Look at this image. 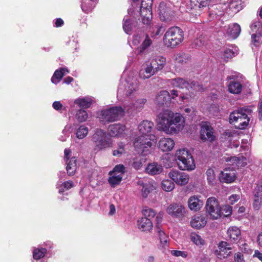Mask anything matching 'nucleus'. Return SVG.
<instances>
[{"label":"nucleus","mask_w":262,"mask_h":262,"mask_svg":"<svg viewBox=\"0 0 262 262\" xmlns=\"http://www.w3.org/2000/svg\"><path fill=\"white\" fill-rule=\"evenodd\" d=\"M145 160H146L144 158L141 157L135 158L133 159L132 165L133 168L138 170L142 167L143 164L145 162Z\"/></svg>","instance_id":"45"},{"label":"nucleus","mask_w":262,"mask_h":262,"mask_svg":"<svg viewBox=\"0 0 262 262\" xmlns=\"http://www.w3.org/2000/svg\"><path fill=\"white\" fill-rule=\"evenodd\" d=\"M157 73L148 61L145 62L139 71V76L141 79H148Z\"/></svg>","instance_id":"22"},{"label":"nucleus","mask_w":262,"mask_h":262,"mask_svg":"<svg viewBox=\"0 0 262 262\" xmlns=\"http://www.w3.org/2000/svg\"><path fill=\"white\" fill-rule=\"evenodd\" d=\"M251 43L256 48L261 45L262 43V34L260 32L251 35Z\"/></svg>","instance_id":"38"},{"label":"nucleus","mask_w":262,"mask_h":262,"mask_svg":"<svg viewBox=\"0 0 262 262\" xmlns=\"http://www.w3.org/2000/svg\"><path fill=\"white\" fill-rule=\"evenodd\" d=\"M184 39V32L178 27L169 28L163 37L164 44L167 47L174 48Z\"/></svg>","instance_id":"3"},{"label":"nucleus","mask_w":262,"mask_h":262,"mask_svg":"<svg viewBox=\"0 0 262 262\" xmlns=\"http://www.w3.org/2000/svg\"><path fill=\"white\" fill-rule=\"evenodd\" d=\"M171 253L173 256L176 257L181 256L183 258L187 257L188 255L186 252L179 250H172L171 251Z\"/></svg>","instance_id":"57"},{"label":"nucleus","mask_w":262,"mask_h":262,"mask_svg":"<svg viewBox=\"0 0 262 262\" xmlns=\"http://www.w3.org/2000/svg\"><path fill=\"white\" fill-rule=\"evenodd\" d=\"M69 73V71L67 68H63L58 70H56L52 78L51 81L54 84L58 83L62 78L63 76L66 74Z\"/></svg>","instance_id":"33"},{"label":"nucleus","mask_w":262,"mask_h":262,"mask_svg":"<svg viewBox=\"0 0 262 262\" xmlns=\"http://www.w3.org/2000/svg\"><path fill=\"white\" fill-rule=\"evenodd\" d=\"M109 175L110 177L108 179V183L113 186L119 184L122 180L123 176L121 174L115 173L112 172H109Z\"/></svg>","instance_id":"35"},{"label":"nucleus","mask_w":262,"mask_h":262,"mask_svg":"<svg viewBox=\"0 0 262 262\" xmlns=\"http://www.w3.org/2000/svg\"><path fill=\"white\" fill-rule=\"evenodd\" d=\"M123 29L126 33L128 34L130 33L132 29L130 20L127 19L124 21Z\"/></svg>","instance_id":"60"},{"label":"nucleus","mask_w":262,"mask_h":262,"mask_svg":"<svg viewBox=\"0 0 262 262\" xmlns=\"http://www.w3.org/2000/svg\"><path fill=\"white\" fill-rule=\"evenodd\" d=\"M157 123L160 130L166 134L173 135L183 129L185 119L181 114L166 110L158 115Z\"/></svg>","instance_id":"1"},{"label":"nucleus","mask_w":262,"mask_h":262,"mask_svg":"<svg viewBox=\"0 0 262 262\" xmlns=\"http://www.w3.org/2000/svg\"><path fill=\"white\" fill-rule=\"evenodd\" d=\"M231 247L229 244L226 242H221L217 247V249L215 250V255L220 258H225L228 257L230 254Z\"/></svg>","instance_id":"17"},{"label":"nucleus","mask_w":262,"mask_h":262,"mask_svg":"<svg viewBox=\"0 0 262 262\" xmlns=\"http://www.w3.org/2000/svg\"><path fill=\"white\" fill-rule=\"evenodd\" d=\"M126 126L120 123L112 124L108 129V135L112 137L121 138L126 135Z\"/></svg>","instance_id":"14"},{"label":"nucleus","mask_w":262,"mask_h":262,"mask_svg":"<svg viewBox=\"0 0 262 262\" xmlns=\"http://www.w3.org/2000/svg\"><path fill=\"white\" fill-rule=\"evenodd\" d=\"M262 196L254 194L253 207L255 210H258L261 206Z\"/></svg>","instance_id":"51"},{"label":"nucleus","mask_w":262,"mask_h":262,"mask_svg":"<svg viewBox=\"0 0 262 262\" xmlns=\"http://www.w3.org/2000/svg\"><path fill=\"white\" fill-rule=\"evenodd\" d=\"M166 212L172 216L180 217L185 214V208L180 204L172 203L167 207Z\"/></svg>","instance_id":"18"},{"label":"nucleus","mask_w":262,"mask_h":262,"mask_svg":"<svg viewBox=\"0 0 262 262\" xmlns=\"http://www.w3.org/2000/svg\"><path fill=\"white\" fill-rule=\"evenodd\" d=\"M206 174L208 184L210 185H213L216 180L214 170L212 168H209L206 171Z\"/></svg>","instance_id":"43"},{"label":"nucleus","mask_w":262,"mask_h":262,"mask_svg":"<svg viewBox=\"0 0 262 262\" xmlns=\"http://www.w3.org/2000/svg\"><path fill=\"white\" fill-rule=\"evenodd\" d=\"M168 177L178 185L180 186L186 185L189 181L188 174L177 170H171L168 173Z\"/></svg>","instance_id":"11"},{"label":"nucleus","mask_w":262,"mask_h":262,"mask_svg":"<svg viewBox=\"0 0 262 262\" xmlns=\"http://www.w3.org/2000/svg\"><path fill=\"white\" fill-rule=\"evenodd\" d=\"M201 196L198 195H192L188 200V206L192 211H198L204 205L203 201L201 199Z\"/></svg>","instance_id":"21"},{"label":"nucleus","mask_w":262,"mask_h":262,"mask_svg":"<svg viewBox=\"0 0 262 262\" xmlns=\"http://www.w3.org/2000/svg\"><path fill=\"white\" fill-rule=\"evenodd\" d=\"M47 252V250L43 248H35L33 253V258L35 259H39L43 257Z\"/></svg>","instance_id":"46"},{"label":"nucleus","mask_w":262,"mask_h":262,"mask_svg":"<svg viewBox=\"0 0 262 262\" xmlns=\"http://www.w3.org/2000/svg\"><path fill=\"white\" fill-rule=\"evenodd\" d=\"M206 39L204 37H200L195 40V44L198 47H201L205 44Z\"/></svg>","instance_id":"61"},{"label":"nucleus","mask_w":262,"mask_h":262,"mask_svg":"<svg viewBox=\"0 0 262 262\" xmlns=\"http://www.w3.org/2000/svg\"><path fill=\"white\" fill-rule=\"evenodd\" d=\"M236 55V53L230 49H226L223 53V58L225 61H228Z\"/></svg>","instance_id":"53"},{"label":"nucleus","mask_w":262,"mask_h":262,"mask_svg":"<svg viewBox=\"0 0 262 262\" xmlns=\"http://www.w3.org/2000/svg\"><path fill=\"white\" fill-rule=\"evenodd\" d=\"M241 27L237 24H232L228 26L227 34L232 38H236L241 32Z\"/></svg>","instance_id":"31"},{"label":"nucleus","mask_w":262,"mask_h":262,"mask_svg":"<svg viewBox=\"0 0 262 262\" xmlns=\"http://www.w3.org/2000/svg\"><path fill=\"white\" fill-rule=\"evenodd\" d=\"M124 111L121 107L116 106L102 111V119L104 121L113 122L123 115Z\"/></svg>","instance_id":"8"},{"label":"nucleus","mask_w":262,"mask_h":262,"mask_svg":"<svg viewBox=\"0 0 262 262\" xmlns=\"http://www.w3.org/2000/svg\"><path fill=\"white\" fill-rule=\"evenodd\" d=\"M253 194L262 196V182L257 184L254 190Z\"/></svg>","instance_id":"58"},{"label":"nucleus","mask_w":262,"mask_h":262,"mask_svg":"<svg viewBox=\"0 0 262 262\" xmlns=\"http://www.w3.org/2000/svg\"><path fill=\"white\" fill-rule=\"evenodd\" d=\"M110 172L117 174H121L122 176H123L125 172V167L122 164L117 165L114 168L113 170Z\"/></svg>","instance_id":"56"},{"label":"nucleus","mask_w":262,"mask_h":262,"mask_svg":"<svg viewBox=\"0 0 262 262\" xmlns=\"http://www.w3.org/2000/svg\"><path fill=\"white\" fill-rule=\"evenodd\" d=\"M171 84L174 86L180 89H186L188 90L191 89L194 91H202L203 88L202 85L197 82H192L189 83L185 79L181 78H177L170 80Z\"/></svg>","instance_id":"9"},{"label":"nucleus","mask_w":262,"mask_h":262,"mask_svg":"<svg viewBox=\"0 0 262 262\" xmlns=\"http://www.w3.org/2000/svg\"><path fill=\"white\" fill-rule=\"evenodd\" d=\"M171 100L169 93L167 91H161L157 96L155 102L157 104L161 105H168Z\"/></svg>","instance_id":"24"},{"label":"nucleus","mask_w":262,"mask_h":262,"mask_svg":"<svg viewBox=\"0 0 262 262\" xmlns=\"http://www.w3.org/2000/svg\"><path fill=\"white\" fill-rule=\"evenodd\" d=\"M191 226L195 229H200L204 227L207 224L206 217L202 215H195L190 222Z\"/></svg>","instance_id":"27"},{"label":"nucleus","mask_w":262,"mask_h":262,"mask_svg":"<svg viewBox=\"0 0 262 262\" xmlns=\"http://www.w3.org/2000/svg\"><path fill=\"white\" fill-rule=\"evenodd\" d=\"M178 167L182 170L191 171L195 169L194 161L189 151L185 149H179L175 154Z\"/></svg>","instance_id":"2"},{"label":"nucleus","mask_w":262,"mask_h":262,"mask_svg":"<svg viewBox=\"0 0 262 262\" xmlns=\"http://www.w3.org/2000/svg\"><path fill=\"white\" fill-rule=\"evenodd\" d=\"M207 216L211 220H218L221 217V206L215 197L209 198L205 205Z\"/></svg>","instance_id":"6"},{"label":"nucleus","mask_w":262,"mask_h":262,"mask_svg":"<svg viewBox=\"0 0 262 262\" xmlns=\"http://www.w3.org/2000/svg\"><path fill=\"white\" fill-rule=\"evenodd\" d=\"M67 171L69 176H73L75 174L77 169L76 160L75 157L71 158L67 161Z\"/></svg>","instance_id":"36"},{"label":"nucleus","mask_w":262,"mask_h":262,"mask_svg":"<svg viewBox=\"0 0 262 262\" xmlns=\"http://www.w3.org/2000/svg\"><path fill=\"white\" fill-rule=\"evenodd\" d=\"M88 132L89 129L87 127L84 125H81L77 129L76 133V137L79 139H82L86 136Z\"/></svg>","instance_id":"42"},{"label":"nucleus","mask_w":262,"mask_h":262,"mask_svg":"<svg viewBox=\"0 0 262 262\" xmlns=\"http://www.w3.org/2000/svg\"><path fill=\"white\" fill-rule=\"evenodd\" d=\"M152 141L154 143L156 141L155 135L140 136L136 139L134 146L138 152L147 154L152 146Z\"/></svg>","instance_id":"7"},{"label":"nucleus","mask_w":262,"mask_h":262,"mask_svg":"<svg viewBox=\"0 0 262 262\" xmlns=\"http://www.w3.org/2000/svg\"><path fill=\"white\" fill-rule=\"evenodd\" d=\"M175 145L174 140L170 138H162L158 142V148L163 152L172 150Z\"/></svg>","instance_id":"23"},{"label":"nucleus","mask_w":262,"mask_h":262,"mask_svg":"<svg viewBox=\"0 0 262 262\" xmlns=\"http://www.w3.org/2000/svg\"><path fill=\"white\" fill-rule=\"evenodd\" d=\"M154 124L152 122L144 120L142 121L138 126V129L141 136H148V135H154L150 134L153 128Z\"/></svg>","instance_id":"26"},{"label":"nucleus","mask_w":262,"mask_h":262,"mask_svg":"<svg viewBox=\"0 0 262 262\" xmlns=\"http://www.w3.org/2000/svg\"><path fill=\"white\" fill-rule=\"evenodd\" d=\"M146 100L144 99L137 100L133 105L129 107H125V109L128 112H132L135 110H138L143 107L144 104L145 103Z\"/></svg>","instance_id":"39"},{"label":"nucleus","mask_w":262,"mask_h":262,"mask_svg":"<svg viewBox=\"0 0 262 262\" xmlns=\"http://www.w3.org/2000/svg\"><path fill=\"white\" fill-rule=\"evenodd\" d=\"M228 88L230 93L234 94H238L241 93L242 90L243 85L239 82L233 80L231 81L229 83Z\"/></svg>","instance_id":"34"},{"label":"nucleus","mask_w":262,"mask_h":262,"mask_svg":"<svg viewBox=\"0 0 262 262\" xmlns=\"http://www.w3.org/2000/svg\"><path fill=\"white\" fill-rule=\"evenodd\" d=\"M159 11L160 18L161 20L169 21L171 20L173 12L167 4L161 2L159 5Z\"/></svg>","instance_id":"16"},{"label":"nucleus","mask_w":262,"mask_h":262,"mask_svg":"<svg viewBox=\"0 0 262 262\" xmlns=\"http://www.w3.org/2000/svg\"><path fill=\"white\" fill-rule=\"evenodd\" d=\"M175 62L180 65L183 66L189 63L191 60L190 56L185 53H178L174 56Z\"/></svg>","instance_id":"32"},{"label":"nucleus","mask_w":262,"mask_h":262,"mask_svg":"<svg viewBox=\"0 0 262 262\" xmlns=\"http://www.w3.org/2000/svg\"><path fill=\"white\" fill-rule=\"evenodd\" d=\"M200 138L204 141L212 142L214 140L215 136L212 132V128L207 123L203 124L201 126Z\"/></svg>","instance_id":"19"},{"label":"nucleus","mask_w":262,"mask_h":262,"mask_svg":"<svg viewBox=\"0 0 262 262\" xmlns=\"http://www.w3.org/2000/svg\"><path fill=\"white\" fill-rule=\"evenodd\" d=\"M162 188L165 191L170 192L175 187L174 183L170 180H164L161 183Z\"/></svg>","instance_id":"41"},{"label":"nucleus","mask_w":262,"mask_h":262,"mask_svg":"<svg viewBox=\"0 0 262 262\" xmlns=\"http://www.w3.org/2000/svg\"><path fill=\"white\" fill-rule=\"evenodd\" d=\"M138 228L143 232H150L152 229V222L150 219L141 217L137 221Z\"/></svg>","instance_id":"25"},{"label":"nucleus","mask_w":262,"mask_h":262,"mask_svg":"<svg viewBox=\"0 0 262 262\" xmlns=\"http://www.w3.org/2000/svg\"><path fill=\"white\" fill-rule=\"evenodd\" d=\"M137 189L140 192L141 196L143 198H146L148 194L156 188L152 182H144L139 181L137 184Z\"/></svg>","instance_id":"12"},{"label":"nucleus","mask_w":262,"mask_h":262,"mask_svg":"<svg viewBox=\"0 0 262 262\" xmlns=\"http://www.w3.org/2000/svg\"><path fill=\"white\" fill-rule=\"evenodd\" d=\"M147 61L157 73L164 68L166 63V58L160 55L152 56Z\"/></svg>","instance_id":"15"},{"label":"nucleus","mask_w":262,"mask_h":262,"mask_svg":"<svg viewBox=\"0 0 262 262\" xmlns=\"http://www.w3.org/2000/svg\"><path fill=\"white\" fill-rule=\"evenodd\" d=\"M190 239L196 246H203L205 244L204 239L200 235L195 233H191Z\"/></svg>","instance_id":"40"},{"label":"nucleus","mask_w":262,"mask_h":262,"mask_svg":"<svg viewBox=\"0 0 262 262\" xmlns=\"http://www.w3.org/2000/svg\"><path fill=\"white\" fill-rule=\"evenodd\" d=\"M147 0H142L141 2L140 12L144 24L148 25L152 18L151 5L148 6Z\"/></svg>","instance_id":"13"},{"label":"nucleus","mask_w":262,"mask_h":262,"mask_svg":"<svg viewBox=\"0 0 262 262\" xmlns=\"http://www.w3.org/2000/svg\"><path fill=\"white\" fill-rule=\"evenodd\" d=\"M142 214L144 216V217L148 219L154 218L156 215V212L151 208L145 207L142 210Z\"/></svg>","instance_id":"54"},{"label":"nucleus","mask_w":262,"mask_h":262,"mask_svg":"<svg viewBox=\"0 0 262 262\" xmlns=\"http://www.w3.org/2000/svg\"><path fill=\"white\" fill-rule=\"evenodd\" d=\"M221 217L229 216L232 213V207L229 205L221 206Z\"/></svg>","instance_id":"52"},{"label":"nucleus","mask_w":262,"mask_h":262,"mask_svg":"<svg viewBox=\"0 0 262 262\" xmlns=\"http://www.w3.org/2000/svg\"><path fill=\"white\" fill-rule=\"evenodd\" d=\"M76 117L79 122H83L86 120L88 115L85 110H80L77 112Z\"/></svg>","instance_id":"50"},{"label":"nucleus","mask_w":262,"mask_h":262,"mask_svg":"<svg viewBox=\"0 0 262 262\" xmlns=\"http://www.w3.org/2000/svg\"><path fill=\"white\" fill-rule=\"evenodd\" d=\"M213 0H190L192 5L200 8L208 6Z\"/></svg>","instance_id":"44"},{"label":"nucleus","mask_w":262,"mask_h":262,"mask_svg":"<svg viewBox=\"0 0 262 262\" xmlns=\"http://www.w3.org/2000/svg\"><path fill=\"white\" fill-rule=\"evenodd\" d=\"M236 178L235 170L233 168H225L220 176V181L226 183L233 182Z\"/></svg>","instance_id":"20"},{"label":"nucleus","mask_w":262,"mask_h":262,"mask_svg":"<svg viewBox=\"0 0 262 262\" xmlns=\"http://www.w3.org/2000/svg\"><path fill=\"white\" fill-rule=\"evenodd\" d=\"M53 107L55 110L59 111L62 108L63 105L60 101H55L53 103Z\"/></svg>","instance_id":"63"},{"label":"nucleus","mask_w":262,"mask_h":262,"mask_svg":"<svg viewBox=\"0 0 262 262\" xmlns=\"http://www.w3.org/2000/svg\"><path fill=\"white\" fill-rule=\"evenodd\" d=\"M73 187V183L72 181H67L62 183V184L60 186L59 189V192L62 193L64 192V189L66 190H68L71 188Z\"/></svg>","instance_id":"55"},{"label":"nucleus","mask_w":262,"mask_h":262,"mask_svg":"<svg viewBox=\"0 0 262 262\" xmlns=\"http://www.w3.org/2000/svg\"><path fill=\"white\" fill-rule=\"evenodd\" d=\"M92 140L95 144L94 150L96 152L112 146L111 139L106 138V132L102 129H97L92 136Z\"/></svg>","instance_id":"5"},{"label":"nucleus","mask_w":262,"mask_h":262,"mask_svg":"<svg viewBox=\"0 0 262 262\" xmlns=\"http://www.w3.org/2000/svg\"><path fill=\"white\" fill-rule=\"evenodd\" d=\"M125 152V144L123 142L118 144L117 148L113 151L114 156L120 157Z\"/></svg>","instance_id":"47"},{"label":"nucleus","mask_w":262,"mask_h":262,"mask_svg":"<svg viewBox=\"0 0 262 262\" xmlns=\"http://www.w3.org/2000/svg\"><path fill=\"white\" fill-rule=\"evenodd\" d=\"M151 44V39L148 36H146L142 45L138 48V52L140 53L143 52L146 49L149 47Z\"/></svg>","instance_id":"48"},{"label":"nucleus","mask_w":262,"mask_h":262,"mask_svg":"<svg viewBox=\"0 0 262 262\" xmlns=\"http://www.w3.org/2000/svg\"><path fill=\"white\" fill-rule=\"evenodd\" d=\"M226 161L229 162V164L233 166L232 168H239L245 166L247 163V160L246 158L242 156L241 157H231L227 158Z\"/></svg>","instance_id":"28"},{"label":"nucleus","mask_w":262,"mask_h":262,"mask_svg":"<svg viewBox=\"0 0 262 262\" xmlns=\"http://www.w3.org/2000/svg\"><path fill=\"white\" fill-rule=\"evenodd\" d=\"M227 234L230 242H235L238 241L241 235L240 229L236 226L230 227L227 231Z\"/></svg>","instance_id":"29"},{"label":"nucleus","mask_w":262,"mask_h":262,"mask_svg":"<svg viewBox=\"0 0 262 262\" xmlns=\"http://www.w3.org/2000/svg\"><path fill=\"white\" fill-rule=\"evenodd\" d=\"M234 260L235 262H245L244 255L241 252H237L235 253Z\"/></svg>","instance_id":"59"},{"label":"nucleus","mask_w":262,"mask_h":262,"mask_svg":"<svg viewBox=\"0 0 262 262\" xmlns=\"http://www.w3.org/2000/svg\"><path fill=\"white\" fill-rule=\"evenodd\" d=\"M244 7L242 0H230L228 4H224L221 9L230 16L239 12Z\"/></svg>","instance_id":"10"},{"label":"nucleus","mask_w":262,"mask_h":262,"mask_svg":"<svg viewBox=\"0 0 262 262\" xmlns=\"http://www.w3.org/2000/svg\"><path fill=\"white\" fill-rule=\"evenodd\" d=\"M92 2L91 0H89L88 4L90 5L89 7H88L86 6V4H82L81 5V8L82 10L86 13H88L89 12L91 11L92 9Z\"/></svg>","instance_id":"62"},{"label":"nucleus","mask_w":262,"mask_h":262,"mask_svg":"<svg viewBox=\"0 0 262 262\" xmlns=\"http://www.w3.org/2000/svg\"><path fill=\"white\" fill-rule=\"evenodd\" d=\"M146 173L150 175L160 174L163 171V167L157 163L153 162L148 164L145 168Z\"/></svg>","instance_id":"30"},{"label":"nucleus","mask_w":262,"mask_h":262,"mask_svg":"<svg viewBox=\"0 0 262 262\" xmlns=\"http://www.w3.org/2000/svg\"><path fill=\"white\" fill-rule=\"evenodd\" d=\"M250 112V109L244 108L234 111L230 115V122L237 128L245 129L249 124L250 119L248 116Z\"/></svg>","instance_id":"4"},{"label":"nucleus","mask_w":262,"mask_h":262,"mask_svg":"<svg viewBox=\"0 0 262 262\" xmlns=\"http://www.w3.org/2000/svg\"><path fill=\"white\" fill-rule=\"evenodd\" d=\"M137 82L135 81L131 84L127 85V88L125 89L126 95L127 97L130 96L134 92H135L138 89Z\"/></svg>","instance_id":"49"},{"label":"nucleus","mask_w":262,"mask_h":262,"mask_svg":"<svg viewBox=\"0 0 262 262\" xmlns=\"http://www.w3.org/2000/svg\"><path fill=\"white\" fill-rule=\"evenodd\" d=\"M168 239V237L167 236L159 238L160 244L162 247H165L166 246Z\"/></svg>","instance_id":"64"},{"label":"nucleus","mask_w":262,"mask_h":262,"mask_svg":"<svg viewBox=\"0 0 262 262\" xmlns=\"http://www.w3.org/2000/svg\"><path fill=\"white\" fill-rule=\"evenodd\" d=\"M74 103L78 104L80 107L88 108L92 104V100L91 98L89 97L78 98L75 100Z\"/></svg>","instance_id":"37"}]
</instances>
